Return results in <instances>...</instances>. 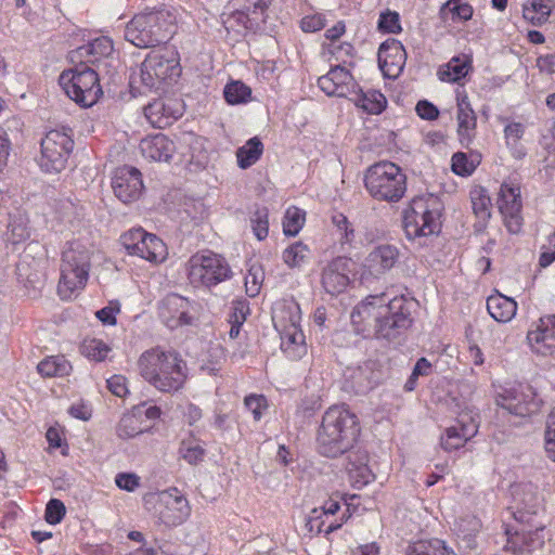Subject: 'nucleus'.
Listing matches in <instances>:
<instances>
[{
  "mask_svg": "<svg viewBox=\"0 0 555 555\" xmlns=\"http://www.w3.org/2000/svg\"><path fill=\"white\" fill-rule=\"evenodd\" d=\"M416 306L413 297L404 295L389 300L385 294L369 295L353 308L351 324L354 332L364 338L392 341L412 326Z\"/></svg>",
  "mask_w": 555,
  "mask_h": 555,
  "instance_id": "nucleus-1",
  "label": "nucleus"
},
{
  "mask_svg": "<svg viewBox=\"0 0 555 555\" xmlns=\"http://www.w3.org/2000/svg\"><path fill=\"white\" fill-rule=\"evenodd\" d=\"M359 420L345 405H333L323 414L317 433V450L336 459L353 449L360 435Z\"/></svg>",
  "mask_w": 555,
  "mask_h": 555,
  "instance_id": "nucleus-2",
  "label": "nucleus"
},
{
  "mask_svg": "<svg viewBox=\"0 0 555 555\" xmlns=\"http://www.w3.org/2000/svg\"><path fill=\"white\" fill-rule=\"evenodd\" d=\"M138 366L144 380L162 392L180 390L188 378L186 362L176 351L146 350L139 358Z\"/></svg>",
  "mask_w": 555,
  "mask_h": 555,
  "instance_id": "nucleus-3",
  "label": "nucleus"
},
{
  "mask_svg": "<svg viewBox=\"0 0 555 555\" xmlns=\"http://www.w3.org/2000/svg\"><path fill=\"white\" fill-rule=\"evenodd\" d=\"M175 21L165 4L145 8L126 25L125 39L141 49L166 43L175 33Z\"/></svg>",
  "mask_w": 555,
  "mask_h": 555,
  "instance_id": "nucleus-4",
  "label": "nucleus"
},
{
  "mask_svg": "<svg viewBox=\"0 0 555 555\" xmlns=\"http://www.w3.org/2000/svg\"><path fill=\"white\" fill-rule=\"evenodd\" d=\"M181 74L179 59L176 52L152 51L141 64L139 76L130 79V91L133 96L146 91L157 90L163 82L175 81Z\"/></svg>",
  "mask_w": 555,
  "mask_h": 555,
  "instance_id": "nucleus-5",
  "label": "nucleus"
},
{
  "mask_svg": "<svg viewBox=\"0 0 555 555\" xmlns=\"http://www.w3.org/2000/svg\"><path fill=\"white\" fill-rule=\"evenodd\" d=\"M364 188L375 201L398 203L406 192V176L392 162H378L364 172Z\"/></svg>",
  "mask_w": 555,
  "mask_h": 555,
  "instance_id": "nucleus-6",
  "label": "nucleus"
},
{
  "mask_svg": "<svg viewBox=\"0 0 555 555\" xmlns=\"http://www.w3.org/2000/svg\"><path fill=\"white\" fill-rule=\"evenodd\" d=\"M442 202L438 196H415L403 211V228L409 238L438 234L441 230Z\"/></svg>",
  "mask_w": 555,
  "mask_h": 555,
  "instance_id": "nucleus-7",
  "label": "nucleus"
},
{
  "mask_svg": "<svg viewBox=\"0 0 555 555\" xmlns=\"http://www.w3.org/2000/svg\"><path fill=\"white\" fill-rule=\"evenodd\" d=\"M59 83L67 96L81 107H91L103 94L98 70L88 65L64 70Z\"/></svg>",
  "mask_w": 555,
  "mask_h": 555,
  "instance_id": "nucleus-8",
  "label": "nucleus"
},
{
  "mask_svg": "<svg viewBox=\"0 0 555 555\" xmlns=\"http://www.w3.org/2000/svg\"><path fill=\"white\" fill-rule=\"evenodd\" d=\"M89 251L78 243H70L62 254L59 294L68 298L75 291L83 288L89 278Z\"/></svg>",
  "mask_w": 555,
  "mask_h": 555,
  "instance_id": "nucleus-9",
  "label": "nucleus"
},
{
  "mask_svg": "<svg viewBox=\"0 0 555 555\" xmlns=\"http://www.w3.org/2000/svg\"><path fill=\"white\" fill-rule=\"evenodd\" d=\"M188 266L189 279L196 286H215L232 275L228 261L210 250L196 253L189 259Z\"/></svg>",
  "mask_w": 555,
  "mask_h": 555,
  "instance_id": "nucleus-10",
  "label": "nucleus"
},
{
  "mask_svg": "<svg viewBox=\"0 0 555 555\" xmlns=\"http://www.w3.org/2000/svg\"><path fill=\"white\" fill-rule=\"evenodd\" d=\"M145 504H153L155 516L168 527L181 525L191 514L188 499L175 487L149 494Z\"/></svg>",
  "mask_w": 555,
  "mask_h": 555,
  "instance_id": "nucleus-11",
  "label": "nucleus"
},
{
  "mask_svg": "<svg viewBox=\"0 0 555 555\" xmlns=\"http://www.w3.org/2000/svg\"><path fill=\"white\" fill-rule=\"evenodd\" d=\"M73 131L68 127L50 130L41 140L40 167L47 172H61L74 147Z\"/></svg>",
  "mask_w": 555,
  "mask_h": 555,
  "instance_id": "nucleus-12",
  "label": "nucleus"
},
{
  "mask_svg": "<svg viewBox=\"0 0 555 555\" xmlns=\"http://www.w3.org/2000/svg\"><path fill=\"white\" fill-rule=\"evenodd\" d=\"M496 204L507 231L519 233L522 228V201L520 182L516 178L508 177L502 182Z\"/></svg>",
  "mask_w": 555,
  "mask_h": 555,
  "instance_id": "nucleus-13",
  "label": "nucleus"
},
{
  "mask_svg": "<svg viewBox=\"0 0 555 555\" xmlns=\"http://www.w3.org/2000/svg\"><path fill=\"white\" fill-rule=\"evenodd\" d=\"M241 8L231 14L228 23L257 33L264 28L273 0H237Z\"/></svg>",
  "mask_w": 555,
  "mask_h": 555,
  "instance_id": "nucleus-14",
  "label": "nucleus"
},
{
  "mask_svg": "<svg viewBox=\"0 0 555 555\" xmlns=\"http://www.w3.org/2000/svg\"><path fill=\"white\" fill-rule=\"evenodd\" d=\"M352 260L345 256L332 259L321 271V285L325 293L337 296L344 293L350 284Z\"/></svg>",
  "mask_w": 555,
  "mask_h": 555,
  "instance_id": "nucleus-15",
  "label": "nucleus"
},
{
  "mask_svg": "<svg viewBox=\"0 0 555 555\" xmlns=\"http://www.w3.org/2000/svg\"><path fill=\"white\" fill-rule=\"evenodd\" d=\"M112 188L120 202L129 204L138 201L144 189L140 170L131 166L117 168L112 178Z\"/></svg>",
  "mask_w": 555,
  "mask_h": 555,
  "instance_id": "nucleus-16",
  "label": "nucleus"
},
{
  "mask_svg": "<svg viewBox=\"0 0 555 555\" xmlns=\"http://www.w3.org/2000/svg\"><path fill=\"white\" fill-rule=\"evenodd\" d=\"M192 302L178 294H168L159 304L158 314L167 327L173 330L192 324Z\"/></svg>",
  "mask_w": 555,
  "mask_h": 555,
  "instance_id": "nucleus-17",
  "label": "nucleus"
},
{
  "mask_svg": "<svg viewBox=\"0 0 555 555\" xmlns=\"http://www.w3.org/2000/svg\"><path fill=\"white\" fill-rule=\"evenodd\" d=\"M478 431V422L472 413H461L456 420V425L446 429L441 437V447L451 452L457 450L472 439Z\"/></svg>",
  "mask_w": 555,
  "mask_h": 555,
  "instance_id": "nucleus-18",
  "label": "nucleus"
},
{
  "mask_svg": "<svg viewBox=\"0 0 555 555\" xmlns=\"http://www.w3.org/2000/svg\"><path fill=\"white\" fill-rule=\"evenodd\" d=\"M318 86L327 95L347 98L358 87L351 73L340 65H336L330 72L318 79Z\"/></svg>",
  "mask_w": 555,
  "mask_h": 555,
  "instance_id": "nucleus-19",
  "label": "nucleus"
},
{
  "mask_svg": "<svg viewBox=\"0 0 555 555\" xmlns=\"http://www.w3.org/2000/svg\"><path fill=\"white\" fill-rule=\"evenodd\" d=\"M405 61L406 52L399 40L388 39L379 46L378 64L386 77H398L403 70Z\"/></svg>",
  "mask_w": 555,
  "mask_h": 555,
  "instance_id": "nucleus-20",
  "label": "nucleus"
},
{
  "mask_svg": "<svg viewBox=\"0 0 555 555\" xmlns=\"http://www.w3.org/2000/svg\"><path fill=\"white\" fill-rule=\"evenodd\" d=\"M145 117L156 128H166L183 115V105L175 99H158L144 107Z\"/></svg>",
  "mask_w": 555,
  "mask_h": 555,
  "instance_id": "nucleus-21",
  "label": "nucleus"
},
{
  "mask_svg": "<svg viewBox=\"0 0 555 555\" xmlns=\"http://www.w3.org/2000/svg\"><path fill=\"white\" fill-rule=\"evenodd\" d=\"M114 52L113 41L108 37H99L88 44L79 47L73 52L72 59H79L80 65H94L100 70L101 65L106 66L107 60Z\"/></svg>",
  "mask_w": 555,
  "mask_h": 555,
  "instance_id": "nucleus-22",
  "label": "nucleus"
},
{
  "mask_svg": "<svg viewBox=\"0 0 555 555\" xmlns=\"http://www.w3.org/2000/svg\"><path fill=\"white\" fill-rule=\"evenodd\" d=\"M525 393L517 389H505L496 397V404L506 410L509 414L516 416H529L539 409L537 401L533 399L532 392Z\"/></svg>",
  "mask_w": 555,
  "mask_h": 555,
  "instance_id": "nucleus-23",
  "label": "nucleus"
},
{
  "mask_svg": "<svg viewBox=\"0 0 555 555\" xmlns=\"http://www.w3.org/2000/svg\"><path fill=\"white\" fill-rule=\"evenodd\" d=\"M527 340L533 352L553 356L555 353V315L541 318L538 328L528 332Z\"/></svg>",
  "mask_w": 555,
  "mask_h": 555,
  "instance_id": "nucleus-24",
  "label": "nucleus"
},
{
  "mask_svg": "<svg viewBox=\"0 0 555 555\" xmlns=\"http://www.w3.org/2000/svg\"><path fill=\"white\" fill-rule=\"evenodd\" d=\"M457 135L460 143L468 147L476 135L477 116L466 94H457Z\"/></svg>",
  "mask_w": 555,
  "mask_h": 555,
  "instance_id": "nucleus-25",
  "label": "nucleus"
},
{
  "mask_svg": "<svg viewBox=\"0 0 555 555\" xmlns=\"http://www.w3.org/2000/svg\"><path fill=\"white\" fill-rule=\"evenodd\" d=\"M379 379L378 372L374 370V363L366 362L354 369L348 370L346 375V388L356 395H364L373 389Z\"/></svg>",
  "mask_w": 555,
  "mask_h": 555,
  "instance_id": "nucleus-26",
  "label": "nucleus"
},
{
  "mask_svg": "<svg viewBox=\"0 0 555 555\" xmlns=\"http://www.w3.org/2000/svg\"><path fill=\"white\" fill-rule=\"evenodd\" d=\"M399 250L396 246L383 244L376 246L366 257L365 267L370 273L379 276L398 262Z\"/></svg>",
  "mask_w": 555,
  "mask_h": 555,
  "instance_id": "nucleus-27",
  "label": "nucleus"
},
{
  "mask_svg": "<svg viewBox=\"0 0 555 555\" xmlns=\"http://www.w3.org/2000/svg\"><path fill=\"white\" fill-rule=\"evenodd\" d=\"M505 534L507 539L504 545V551L516 555L530 553L544 544L539 530L528 532L515 531L512 533L509 529H506Z\"/></svg>",
  "mask_w": 555,
  "mask_h": 555,
  "instance_id": "nucleus-28",
  "label": "nucleus"
},
{
  "mask_svg": "<svg viewBox=\"0 0 555 555\" xmlns=\"http://www.w3.org/2000/svg\"><path fill=\"white\" fill-rule=\"evenodd\" d=\"M142 155L155 162H168L175 152V144L165 134L157 133L145 138L140 143Z\"/></svg>",
  "mask_w": 555,
  "mask_h": 555,
  "instance_id": "nucleus-29",
  "label": "nucleus"
},
{
  "mask_svg": "<svg viewBox=\"0 0 555 555\" xmlns=\"http://www.w3.org/2000/svg\"><path fill=\"white\" fill-rule=\"evenodd\" d=\"M350 96L357 107L371 115L383 113L387 106L385 95L378 90L369 89L364 91L358 86Z\"/></svg>",
  "mask_w": 555,
  "mask_h": 555,
  "instance_id": "nucleus-30",
  "label": "nucleus"
},
{
  "mask_svg": "<svg viewBox=\"0 0 555 555\" xmlns=\"http://www.w3.org/2000/svg\"><path fill=\"white\" fill-rule=\"evenodd\" d=\"M281 349L291 360H299L307 353L305 335L300 327L281 330Z\"/></svg>",
  "mask_w": 555,
  "mask_h": 555,
  "instance_id": "nucleus-31",
  "label": "nucleus"
},
{
  "mask_svg": "<svg viewBox=\"0 0 555 555\" xmlns=\"http://www.w3.org/2000/svg\"><path fill=\"white\" fill-rule=\"evenodd\" d=\"M470 201L473 212L478 219L474 224L475 231L482 232L491 217V198L485 188L477 186L470 191Z\"/></svg>",
  "mask_w": 555,
  "mask_h": 555,
  "instance_id": "nucleus-32",
  "label": "nucleus"
},
{
  "mask_svg": "<svg viewBox=\"0 0 555 555\" xmlns=\"http://www.w3.org/2000/svg\"><path fill=\"white\" fill-rule=\"evenodd\" d=\"M139 249L132 251L131 256H138L150 262H160L166 258V246L155 234L146 232V237L141 238Z\"/></svg>",
  "mask_w": 555,
  "mask_h": 555,
  "instance_id": "nucleus-33",
  "label": "nucleus"
},
{
  "mask_svg": "<svg viewBox=\"0 0 555 555\" xmlns=\"http://www.w3.org/2000/svg\"><path fill=\"white\" fill-rule=\"evenodd\" d=\"M487 310L498 322L511 321L517 311V302L503 295H492L487 299Z\"/></svg>",
  "mask_w": 555,
  "mask_h": 555,
  "instance_id": "nucleus-34",
  "label": "nucleus"
},
{
  "mask_svg": "<svg viewBox=\"0 0 555 555\" xmlns=\"http://www.w3.org/2000/svg\"><path fill=\"white\" fill-rule=\"evenodd\" d=\"M274 326L281 330L300 327L301 310L299 304L291 300L280 304L273 315Z\"/></svg>",
  "mask_w": 555,
  "mask_h": 555,
  "instance_id": "nucleus-35",
  "label": "nucleus"
},
{
  "mask_svg": "<svg viewBox=\"0 0 555 555\" xmlns=\"http://www.w3.org/2000/svg\"><path fill=\"white\" fill-rule=\"evenodd\" d=\"M405 555H455V553L449 550L444 541L433 539L413 542L406 547Z\"/></svg>",
  "mask_w": 555,
  "mask_h": 555,
  "instance_id": "nucleus-36",
  "label": "nucleus"
},
{
  "mask_svg": "<svg viewBox=\"0 0 555 555\" xmlns=\"http://www.w3.org/2000/svg\"><path fill=\"white\" fill-rule=\"evenodd\" d=\"M473 13V7L467 2H461V0H448L439 11L441 20L447 21L451 15L453 22H466L472 18Z\"/></svg>",
  "mask_w": 555,
  "mask_h": 555,
  "instance_id": "nucleus-37",
  "label": "nucleus"
},
{
  "mask_svg": "<svg viewBox=\"0 0 555 555\" xmlns=\"http://www.w3.org/2000/svg\"><path fill=\"white\" fill-rule=\"evenodd\" d=\"M37 370L43 377H56L68 375L72 365L63 356H56L48 357L40 361L37 365Z\"/></svg>",
  "mask_w": 555,
  "mask_h": 555,
  "instance_id": "nucleus-38",
  "label": "nucleus"
},
{
  "mask_svg": "<svg viewBox=\"0 0 555 555\" xmlns=\"http://www.w3.org/2000/svg\"><path fill=\"white\" fill-rule=\"evenodd\" d=\"M263 144L257 138L249 139L243 146L236 152L237 164L242 169H246L254 165L262 155Z\"/></svg>",
  "mask_w": 555,
  "mask_h": 555,
  "instance_id": "nucleus-39",
  "label": "nucleus"
},
{
  "mask_svg": "<svg viewBox=\"0 0 555 555\" xmlns=\"http://www.w3.org/2000/svg\"><path fill=\"white\" fill-rule=\"evenodd\" d=\"M347 454L346 469L349 474L357 473L362 483L370 481V469L367 467L369 455L365 451H349Z\"/></svg>",
  "mask_w": 555,
  "mask_h": 555,
  "instance_id": "nucleus-40",
  "label": "nucleus"
},
{
  "mask_svg": "<svg viewBox=\"0 0 555 555\" xmlns=\"http://www.w3.org/2000/svg\"><path fill=\"white\" fill-rule=\"evenodd\" d=\"M311 256V250L308 245L302 242H295L284 249L282 259L284 263L291 268H300L304 263L308 262Z\"/></svg>",
  "mask_w": 555,
  "mask_h": 555,
  "instance_id": "nucleus-41",
  "label": "nucleus"
},
{
  "mask_svg": "<svg viewBox=\"0 0 555 555\" xmlns=\"http://www.w3.org/2000/svg\"><path fill=\"white\" fill-rule=\"evenodd\" d=\"M469 62L455 56L438 70L439 78L447 82H459L468 74Z\"/></svg>",
  "mask_w": 555,
  "mask_h": 555,
  "instance_id": "nucleus-42",
  "label": "nucleus"
},
{
  "mask_svg": "<svg viewBox=\"0 0 555 555\" xmlns=\"http://www.w3.org/2000/svg\"><path fill=\"white\" fill-rule=\"evenodd\" d=\"M111 347L98 338H85L80 345L81 354L96 362L104 361Z\"/></svg>",
  "mask_w": 555,
  "mask_h": 555,
  "instance_id": "nucleus-43",
  "label": "nucleus"
},
{
  "mask_svg": "<svg viewBox=\"0 0 555 555\" xmlns=\"http://www.w3.org/2000/svg\"><path fill=\"white\" fill-rule=\"evenodd\" d=\"M551 11V0H529V5H524V17L533 24H541L547 20Z\"/></svg>",
  "mask_w": 555,
  "mask_h": 555,
  "instance_id": "nucleus-44",
  "label": "nucleus"
},
{
  "mask_svg": "<svg viewBox=\"0 0 555 555\" xmlns=\"http://www.w3.org/2000/svg\"><path fill=\"white\" fill-rule=\"evenodd\" d=\"M223 95L231 105L247 103L251 96V89L242 81H232L224 87Z\"/></svg>",
  "mask_w": 555,
  "mask_h": 555,
  "instance_id": "nucleus-45",
  "label": "nucleus"
},
{
  "mask_svg": "<svg viewBox=\"0 0 555 555\" xmlns=\"http://www.w3.org/2000/svg\"><path fill=\"white\" fill-rule=\"evenodd\" d=\"M250 225L255 236L262 241L269 233V210L267 207H258L250 216Z\"/></svg>",
  "mask_w": 555,
  "mask_h": 555,
  "instance_id": "nucleus-46",
  "label": "nucleus"
},
{
  "mask_svg": "<svg viewBox=\"0 0 555 555\" xmlns=\"http://www.w3.org/2000/svg\"><path fill=\"white\" fill-rule=\"evenodd\" d=\"M305 222V212L296 207L288 208L283 220V231L287 236L299 233Z\"/></svg>",
  "mask_w": 555,
  "mask_h": 555,
  "instance_id": "nucleus-47",
  "label": "nucleus"
},
{
  "mask_svg": "<svg viewBox=\"0 0 555 555\" xmlns=\"http://www.w3.org/2000/svg\"><path fill=\"white\" fill-rule=\"evenodd\" d=\"M340 508V503L336 500L330 499L324 502L320 508H313L309 516L308 526L313 530L315 522L320 519L333 517Z\"/></svg>",
  "mask_w": 555,
  "mask_h": 555,
  "instance_id": "nucleus-48",
  "label": "nucleus"
},
{
  "mask_svg": "<svg viewBox=\"0 0 555 555\" xmlns=\"http://www.w3.org/2000/svg\"><path fill=\"white\" fill-rule=\"evenodd\" d=\"M263 279L264 272L261 266L253 264L245 276L246 294L249 297H256L259 294Z\"/></svg>",
  "mask_w": 555,
  "mask_h": 555,
  "instance_id": "nucleus-49",
  "label": "nucleus"
},
{
  "mask_svg": "<svg viewBox=\"0 0 555 555\" xmlns=\"http://www.w3.org/2000/svg\"><path fill=\"white\" fill-rule=\"evenodd\" d=\"M333 224L340 232V243L351 245L354 241V229L344 214H335L332 217Z\"/></svg>",
  "mask_w": 555,
  "mask_h": 555,
  "instance_id": "nucleus-50",
  "label": "nucleus"
},
{
  "mask_svg": "<svg viewBox=\"0 0 555 555\" xmlns=\"http://www.w3.org/2000/svg\"><path fill=\"white\" fill-rule=\"evenodd\" d=\"M180 455L191 465H196L203 461L205 449L197 443L183 441L180 447Z\"/></svg>",
  "mask_w": 555,
  "mask_h": 555,
  "instance_id": "nucleus-51",
  "label": "nucleus"
},
{
  "mask_svg": "<svg viewBox=\"0 0 555 555\" xmlns=\"http://www.w3.org/2000/svg\"><path fill=\"white\" fill-rule=\"evenodd\" d=\"M65 514L64 503L59 499H51L46 506L44 519L50 525H57L63 520Z\"/></svg>",
  "mask_w": 555,
  "mask_h": 555,
  "instance_id": "nucleus-52",
  "label": "nucleus"
},
{
  "mask_svg": "<svg viewBox=\"0 0 555 555\" xmlns=\"http://www.w3.org/2000/svg\"><path fill=\"white\" fill-rule=\"evenodd\" d=\"M378 29L387 34H399L402 30L399 14L391 11L382 13L378 20Z\"/></svg>",
  "mask_w": 555,
  "mask_h": 555,
  "instance_id": "nucleus-53",
  "label": "nucleus"
},
{
  "mask_svg": "<svg viewBox=\"0 0 555 555\" xmlns=\"http://www.w3.org/2000/svg\"><path fill=\"white\" fill-rule=\"evenodd\" d=\"M9 240L12 244H18L29 237V230L23 218H16L9 223Z\"/></svg>",
  "mask_w": 555,
  "mask_h": 555,
  "instance_id": "nucleus-54",
  "label": "nucleus"
},
{
  "mask_svg": "<svg viewBox=\"0 0 555 555\" xmlns=\"http://www.w3.org/2000/svg\"><path fill=\"white\" fill-rule=\"evenodd\" d=\"M143 237H146V232L142 228H133L120 236V244L128 255H131L133 250L139 249L138 245Z\"/></svg>",
  "mask_w": 555,
  "mask_h": 555,
  "instance_id": "nucleus-55",
  "label": "nucleus"
},
{
  "mask_svg": "<svg viewBox=\"0 0 555 555\" xmlns=\"http://www.w3.org/2000/svg\"><path fill=\"white\" fill-rule=\"evenodd\" d=\"M451 168L455 175L466 177L474 172L475 165L468 160L466 154L457 152L452 156Z\"/></svg>",
  "mask_w": 555,
  "mask_h": 555,
  "instance_id": "nucleus-56",
  "label": "nucleus"
},
{
  "mask_svg": "<svg viewBox=\"0 0 555 555\" xmlns=\"http://www.w3.org/2000/svg\"><path fill=\"white\" fill-rule=\"evenodd\" d=\"M244 404L251 412L255 421H260L262 411L267 409V400L262 395H249L245 397Z\"/></svg>",
  "mask_w": 555,
  "mask_h": 555,
  "instance_id": "nucleus-57",
  "label": "nucleus"
},
{
  "mask_svg": "<svg viewBox=\"0 0 555 555\" xmlns=\"http://www.w3.org/2000/svg\"><path fill=\"white\" fill-rule=\"evenodd\" d=\"M545 451L555 461V409L550 413L546 422Z\"/></svg>",
  "mask_w": 555,
  "mask_h": 555,
  "instance_id": "nucleus-58",
  "label": "nucleus"
},
{
  "mask_svg": "<svg viewBox=\"0 0 555 555\" xmlns=\"http://www.w3.org/2000/svg\"><path fill=\"white\" fill-rule=\"evenodd\" d=\"M326 26V18L323 14L317 13L313 15H307L302 17L300 22V28L305 33H315L323 29Z\"/></svg>",
  "mask_w": 555,
  "mask_h": 555,
  "instance_id": "nucleus-59",
  "label": "nucleus"
},
{
  "mask_svg": "<svg viewBox=\"0 0 555 555\" xmlns=\"http://www.w3.org/2000/svg\"><path fill=\"white\" fill-rule=\"evenodd\" d=\"M248 312L249 307L246 300H234L229 315V323L243 324Z\"/></svg>",
  "mask_w": 555,
  "mask_h": 555,
  "instance_id": "nucleus-60",
  "label": "nucleus"
},
{
  "mask_svg": "<svg viewBox=\"0 0 555 555\" xmlns=\"http://www.w3.org/2000/svg\"><path fill=\"white\" fill-rule=\"evenodd\" d=\"M115 482L119 489L132 492L140 486V477L132 473H119Z\"/></svg>",
  "mask_w": 555,
  "mask_h": 555,
  "instance_id": "nucleus-61",
  "label": "nucleus"
},
{
  "mask_svg": "<svg viewBox=\"0 0 555 555\" xmlns=\"http://www.w3.org/2000/svg\"><path fill=\"white\" fill-rule=\"evenodd\" d=\"M120 311V306L117 301H111L108 306L96 311V318L105 325L116 324V314Z\"/></svg>",
  "mask_w": 555,
  "mask_h": 555,
  "instance_id": "nucleus-62",
  "label": "nucleus"
},
{
  "mask_svg": "<svg viewBox=\"0 0 555 555\" xmlns=\"http://www.w3.org/2000/svg\"><path fill=\"white\" fill-rule=\"evenodd\" d=\"M135 418L133 416H125L120 420L118 426H117V435L118 437L122 439L132 438L135 435L140 434L141 430H139L134 424Z\"/></svg>",
  "mask_w": 555,
  "mask_h": 555,
  "instance_id": "nucleus-63",
  "label": "nucleus"
},
{
  "mask_svg": "<svg viewBox=\"0 0 555 555\" xmlns=\"http://www.w3.org/2000/svg\"><path fill=\"white\" fill-rule=\"evenodd\" d=\"M525 133V126L521 122H511L504 128L506 145H515L520 142Z\"/></svg>",
  "mask_w": 555,
  "mask_h": 555,
  "instance_id": "nucleus-64",
  "label": "nucleus"
}]
</instances>
